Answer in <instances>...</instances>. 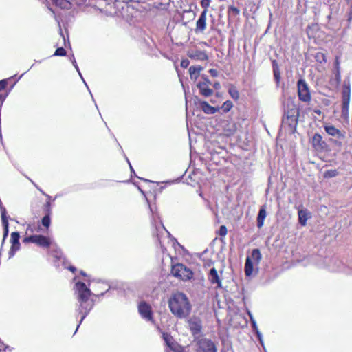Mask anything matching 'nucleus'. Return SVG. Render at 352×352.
Masks as SVG:
<instances>
[{
  "mask_svg": "<svg viewBox=\"0 0 352 352\" xmlns=\"http://www.w3.org/2000/svg\"><path fill=\"white\" fill-rule=\"evenodd\" d=\"M190 64V61L188 59L186 58V59H183L182 61H181V67H183V68H186L188 67Z\"/></svg>",
  "mask_w": 352,
  "mask_h": 352,
  "instance_id": "58836bf2",
  "label": "nucleus"
},
{
  "mask_svg": "<svg viewBox=\"0 0 352 352\" xmlns=\"http://www.w3.org/2000/svg\"><path fill=\"white\" fill-rule=\"evenodd\" d=\"M232 107H233L232 102H231L230 100H226L221 105V109L224 112H228L232 108Z\"/></svg>",
  "mask_w": 352,
  "mask_h": 352,
  "instance_id": "cd10ccee",
  "label": "nucleus"
},
{
  "mask_svg": "<svg viewBox=\"0 0 352 352\" xmlns=\"http://www.w3.org/2000/svg\"><path fill=\"white\" fill-rule=\"evenodd\" d=\"M54 56H65L66 55V50L63 48V47H58L55 52H54Z\"/></svg>",
  "mask_w": 352,
  "mask_h": 352,
  "instance_id": "473e14b6",
  "label": "nucleus"
},
{
  "mask_svg": "<svg viewBox=\"0 0 352 352\" xmlns=\"http://www.w3.org/2000/svg\"><path fill=\"white\" fill-rule=\"evenodd\" d=\"M138 311L141 316L148 321L153 320L151 307L146 302H141L138 305Z\"/></svg>",
  "mask_w": 352,
  "mask_h": 352,
  "instance_id": "9b49d317",
  "label": "nucleus"
},
{
  "mask_svg": "<svg viewBox=\"0 0 352 352\" xmlns=\"http://www.w3.org/2000/svg\"><path fill=\"white\" fill-rule=\"evenodd\" d=\"M188 56L192 59L204 60L208 58L207 54L201 50H194L188 52Z\"/></svg>",
  "mask_w": 352,
  "mask_h": 352,
  "instance_id": "a211bd4d",
  "label": "nucleus"
},
{
  "mask_svg": "<svg viewBox=\"0 0 352 352\" xmlns=\"http://www.w3.org/2000/svg\"><path fill=\"white\" fill-rule=\"evenodd\" d=\"M69 270L70 271L73 272H74L76 270V267H74V266H70V267H69Z\"/></svg>",
  "mask_w": 352,
  "mask_h": 352,
  "instance_id": "5fc2aeb1",
  "label": "nucleus"
},
{
  "mask_svg": "<svg viewBox=\"0 0 352 352\" xmlns=\"http://www.w3.org/2000/svg\"><path fill=\"white\" fill-rule=\"evenodd\" d=\"M208 278L211 283H217V286L220 287V278L218 276L217 270L214 268H212L210 270Z\"/></svg>",
  "mask_w": 352,
  "mask_h": 352,
  "instance_id": "5701e85b",
  "label": "nucleus"
},
{
  "mask_svg": "<svg viewBox=\"0 0 352 352\" xmlns=\"http://www.w3.org/2000/svg\"><path fill=\"white\" fill-rule=\"evenodd\" d=\"M261 259L262 255L258 249H254L251 252V255L246 257L244 272L247 277H252L257 274V265Z\"/></svg>",
  "mask_w": 352,
  "mask_h": 352,
  "instance_id": "20e7f679",
  "label": "nucleus"
},
{
  "mask_svg": "<svg viewBox=\"0 0 352 352\" xmlns=\"http://www.w3.org/2000/svg\"><path fill=\"white\" fill-rule=\"evenodd\" d=\"M250 322H251V324H252V328L253 329L254 331H256L258 330V326H257V324H256V320H254V317H252V319L250 320Z\"/></svg>",
  "mask_w": 352,
  "mask_h": 352,
  "instance_id": "e433bc0d",
  "label": "nucleus"
},
{
  "mask_svg": "<svg viewBox=\"0 0 352 352\" xmlns=\"http://www.w3.org/2000/svg\"><path fill=\"white\" fill-rule=\"evenodd\" d=\"M229 94L234 100H237L239 97V91L234 87H231L229 89Z\"/></svg>",
  "mask_w": 352,
  "mask_h": 352,
  "instance_id": "7c9ffc66",
  "label": "nucleus"
},
{
  "mask_svg": "<svg viewBox=\"0 0 352 352\" xmlns=\"http://www.w3.org/2000/svg\"><path fill=\"white\" fill-rule=\"evenodd\" d=\"M208 72L210 74V75L213 77H216L218 76V71L214 69H210Z\"/></svg>",
  "mask_w": 352,
  "mask_h": 352,
  "instance_id": "c03bdc74",
  "label": "nucleus"
},
{
  "mask_svg": "<svg viewBox=\"0 0 352 352\" xmlns=\"http://www.w3.org/2000/svg\"><path fill=\"white\" fill-rule=\"evenodd\" d=\"M163 338L166 344L173 351L175 349V344L173 341L172 337L168 333H163Z\"/></svg>",
  "mask_w": 352,
  "mask_h": 352,
  "instance_id": "a878e982",
  "label": "nucleus"
},
{
  "mask_svg": "<svg viewBox=\"0 0 352 352\" xmlns=\"http://www.w3.org/2000/svg\"><path fill=\"white\" fill-rule=\"evenodd\" d=\"M203 111L207 114H213L216 112V109L210 106L207 102L203 101L200 103Z\"/></svg>",
  "mask_w": 352,
  "mask_h": 352,
  "instance_id": "b1692460",
  "label": "nucleus"
},
{
  "mask_svg": "<svg viewBox=\"0 0 352 352\" xmlns=\"http://www.w3.org/2000/svg\"><path fill=\"white\" fill-rule=\"evenodd\" d=\"M200 76L201 80L197 84V87L199 90L200 94L204 97H209L212 96L214 91L210 87L213 86V87L216 88L219 83L210 81L206 74H202Z\"/></svg>",
  "mask_w": 352,
  "mask_h": 352,
  "instance_id": "423d86ee",
  "label": "nucleus"
},
{
  "mask_svg": "<svg viewBox=\"0 0 352 352\" xmlns=\"http://www.w3.org/2000/svg\"><path fill=\"white\" fill-rule=\"evenodd\" d=\"M297 87L299 100L304 102H309L311 100V96L306 81L300 78L298 80Z\"/></svg>",
  "mask_w": 352,
  "mask_h": 352,
  "instance_id": "6e6552de",
  "label": "nucleus"
},
{
  "mask_svg": "<svg viewBox=\"0 0 352 352\" xmlns=\"http://www.w3.org/2000/svg\"><path fill=\"white\" fill-rule=\"evenodd\" d=\"M140 179H143V180H144V181H145V182H148V180H147L146 179H142V178H140Z\"/></svg>",
  "mask_w": 352,
  "mask_h": 352,
  "instance_id": "0e129e2a",
  "label": "nucleus"
},
{
  "mask_svg": "<svg viewBox=\"0 0 352 352\" xmlns=\"http://www.w3.org/2000/svg\"><path fill=\"white\" fill-rule=\"evenodd\" d=\"M309 218V214L307 210H300L298 211V219H299V223L302 226H305L307 223V221Z\"/></svg>",
  "mask_w": 352,
  "mask_h": 352,
  "instance_id": "393cba45",
  "label": "nucleus"
},
{
  "mask_svg": "<svg viewBox=\"0 0 352 352\" xmlns=\"http://www.w3.org/2000/svg\"><path fill=\"white\" fill-rule=\"evenodd\" d=\"M72 63L73 64V65L74 66V67L76 68V69L77 70L78 73L79 74L80 78H82V80H83L84 83L85 84V85L87 86V87L88 88V86L86 83V82L85 81L84 78H82V76L80 72V69H79V67L76 63V59L74 58V56L73 55L72 56Z\"/></svg>",
  "mask_w": 352,
  "mask_h": 352,
  "instance_id": "2f4dec72",
  "label": "nucleus"
},
{
  "mask_svg": "<svg viewBox=\"0 0 352 352\" xmlns=\"http://www.w3.org/2000/svg\"><path fill=\"white\" fill-rule=\"evenodd\" d=\"M24 243H33L43 248H49L50 246V241L45 236L43 235H32L25 237L23 239Z\"/></svg>",
  "mask_w": 352,
  "mask_h": 352,
  "instance_id": "9d476101",
  "label": "nucleus"
},
{
  "mask_svg": "<svg viewBox=\"0 0 352 352\" xmlns=\"http://www.w3.org/2000/svg\"><path fill=\"white\" fill-rule=\"evenodd\" d=\"M331 263L328 265V269L332 272H338L341 270V261L336 258H332L330 260Z\"/></svg>",
  "mask_w": 352,
  "mask_h": 352,
  "instance_id": "aec40b11",
  "label": "nucleus"
},
{
  "mask_svg": "<svg viewBox=\"0 0 352 352\" xmlns=\"http://www.w3.org/2000/svg\"><path fill=\"white\" fill-rule=\"evenodd\" d=\"M50 213H47L42 219V224L43 226L48 228L50 225Z\"/></svg>",
  "mask_w": 352,
  "mask_h": 352,
  "instance_id": "c85d7f7f",
  "label": "nucleus"
},
{
  "mask_svg": "<svg viewBox=\"0 0 352 352\" xmlns=\"http://www.w3.org/2000/svg\"><path fill=\"white\" fill-rule=\"evenodd\" d=\"M52 1L61 9L69 10L72 8V3L68 0H52Z\"/></svg>",
  "mask_w": 352,
  "mask_h": 352,
  "instance_id": "412c9836",
  "label": "nucleus"
},
{
  "mask_svg": "<svg viewBox=\"0 0 352 352\" xmlns=\"http://www.w3.org/2000/svg\"><path fill=\"white\" fill-rule=\"evenodd\" d=\"M334 175H335V174H333V173H331V177H333Z\"/></svg>",
  "mask_w": 352,
  "mask_h": 352,
  "instance_id": "338daca9",
  "label": "nucleus"
},
{
  "mask_svg": "<svg viewBox=\"0 0 352 352\" xmlns=\"http://www.w3.org/2000/svg\"><path fill=\"white\" fill-rule=\"evenodd\" d=\"M219 130L218 126L217 129L210 126L207 129L208 170L212 175H219L220 173V144L219 142L220 133Z\"/></svg>",
  "mask_w": 352,
  "mask_h": 352,
  "instance_id": "f257e3e1",
  "label": "nucleus"
},
{
  "mask_svg": "<svg viewBox=\"0 0 352 352\" xmlns=\"http://www.w3.org/2000/svg\"><path fill=\"white\" fill-rule=\"evenodd\" d=\"M1 215L2 225L3 227V241H2V243H3L6 237L8 236V232H9L8 217L6 215V209H3V210H2V211H1Z\"/></svg>",
  "mask_w": 352,
  "mask_h": 352,
  "instance_id": "4468645a",
  "label": "nucleus"
},
{
  "mask_svg": "<svg viewBox=\"0 0 352 352\" xmlns=\"http://www.w3.org/2000/svg\"><path fill=\"white\" fill-rule=\"evenodd\" d=\"M27 231H30L31 232H34V229H33V228H32V226H31V225H29V226H28Z\"/></svg>",
  "mask_w": 352,
  "mask_h": 352,
  "instance_id": "3c124183",
  "label": "nucleus"
},
{
  "mask_svg": "<svg viewBox=\"0 0 352 352\" xmlns=\"http://www.w3.org/2000/svg\"><path fill=\"white\" fill-rule=\"evenodd\" d=\"M336 77L337 81L340 82V80H341V76H340V69H339V63H338V62H337V72H336Z\"/></svg>",
  "mask_w": 352,
  "mask_h": 352,
  "instance_id": "a19ab883",
  "label": "nucleus"
},
{
  "mask_svg": "<svg viewBox=\"0 0 352 352\" xmlns=\"http://www.w3.org/2000/svg\"><path fill=\"white\" fill-rule=\"evenodd\" d=\"M19 238H20V235H19V232H12L11 239H10L11 243L16 244V243H20Z\"/></svg>",
  "mask_w": 352,
  "mask_h": 352,
  "instance_id": "c756f323",
  "label": "nucleus"
},
{
  "mask_svg": "<svg viewBox=\"0 0 352 352\" xmlns=\"http://www.w3.org/2000/svg\"><path fill=\"white\" fill-rule=\"evenodd\" d=\"M248 316H250V320H251V319H252V317H253L252 314L250 311H248Z\"/></svg>",
  "mask_w": 352,
  "mask_h": 352,
  "instance_id": "4d7b16f0",
  "label": "nucleus"
},
{
  "mask_svg": "<svg viewBox=\"0 0 352 352\" xmlns=\"http://www.w3.org/2000/svg\"><path fill=\"white\" fill-rule=\"evenodd\" d=\"M319 56H321L322 60H321L320 59H318V61H320V62H322V61L326 62L327 61L325 56L323 54H320L317 55V58H318Z\"/></svg>",
  "mask_w": 352,
  "mask_h": 352,
  "instance_id": "de8ad7c7",
  "label": "nucleus"
},
{
  "mask_svg": "<svg viewBox=\"0 0 352 352\" xmlns=\"http://www.w3.org/2000/svg\"><path fill=\"white\" fill-rule=\"evenodd\" d=\"M172 274L182 280H188L192 277V272L186 265L182 263H177L172 267Z\"/></svg>",
  "mask_w": 352,
  "mask_h": 352,
  "instance_id": "0eeeda50",
  "label": "nucleus"
},
{
  "mask_svg": "<svg viewBox=\"0 0 352 352\" xmlns=\"http://www.w3.org/2000/svg\"><path fill=\"white\" fill-rule=\"evenodd\" d=\"M227 234V229L224 226H221V236H224Z\"/></svg>",
  "mask_w": 352,
  "mask_h": 352,
  "instance_id": "49530a36",
  "label": "nucleus"
},
{
  "mask_svg": "<svg viewBox=\"0 0 352 352\" xmlns=\"http://www.w3.org/2000/svg\"><path fill=\"white\" fill-rule=\"evenodd\" d=\"M204 69L200 65L191 66L189 68L190 77L191 80H196L200 76V72Z\"/></svg>",
  "mask_w": 352,
  "mask_h": 352,
  "instance_id": "6ab92c4d",
  "label": "nucleus"
},
{
  "mask_svg": "<svg viewBox=\"0 0 352 352\" xmlns=\"http://www.w3.org/2000/svg\"><path fill=\"white\" fill-rule=\"evenodd\" d=\"M334 175H335V174H333V173H331V177H333Z\"/></svg>",
  "mask_w": 352,
  "mask_h": 352,
  "instance_id": "69168bd1",
  "label": "nucleus"
},
{
  "mask_svg": "<svg viewBox=\"0 0 352 352\" xmlns=\"http://www.w3.org/2000/svg\"><path fill=\"white\" fill-rule=\"evenodd\" d=\"M6 98V95L0 94V103L1 104H2L3 102L5 100Z\"/></svg>",
  "mask_w": 352,
  "mask_h": 352,
  "instance_id": "09e8293b",
  "label": "nucleus"
},
{
  "mask_svg": "<svg viewBox=\"0 0 352 352\" xmlns=\"http://www.w3.org/2000/svg\"><path fill=\"white\" fill-rule=\"evenodd\" d=\"M217 298V296H216ZM216 301H217V305L218 307H220V300H218L217 298L216 299Z\"/></svg>",
  "mask_w": 352,
  "mask_h": 352,
  "instance_id": "6e6d98bb",
  "label": "nucleus"
},
{
  "mask_svg": "<svg viewBox=\"0 0 352 352\" xmlns=\"http://www.w3.org/2000/svg\"><path fill=\"white\" fill-rule=\"evenodd\" d=\"M60 35L63 36V38L64 41H65V36H63V32H62V30H61V29H60Z\"/></svg>",
  "mask_w": 352,
  "mask_h": 352,
  "instance_id": "13d9d810",
  "label": "nucleus"
},
{
  "mask_svg": "<svg viewBox=\"0 0 352 352\" xmlns=\"http://www.w3.org/2000/svg\"><path fill=\"white\" fill-rule=\"evenodd\" d=\"M322 140V136L316 133L313 137V142L314 144H320V142Z\"/></svg>",
  "mask_w": 352,
  "mask_h": 352,
  "instance_id": "f704fd0d",
  "label": "nucleus"
},
{
  "mask_svg": "<svg viewBox=\"0 0 352 352\" xmlns=\"http://www.w3.org/2000/svg\"><path fill=\"white\" fill-rule=\"evenodd\" d=\"M45 210L47 212V213H51V208H50V201H47L45 205Z\"/></svg>",
  "mask_w": 352,
  "mask_h": 352,
  "instance_id": "a18cd8bd",
  "label": "nucleus"
},
{
  "mask_svg": "<svg viewBox=\"0 0 352 352\" xmlns=\"http://www.w3.org/2000/svg\"><path fill=\"white\" fill-rule=\"evenodd\" d=\"M272 67H273V70H275L276 68H278V63L275 60L272 61Z\"/></svg>",
  "mask_w": 352,
  "mask_h": 352,
  "instance_id": "8fccbe9b",
  "label": "nucleus"
},
{
  "mask_svg": "<svg viewBox=\"0 0 352 352\" xmlns=\"http://www.w3.org/2000/svg\"><path fill=\"white\" fill-rule=\"evenodd\" d=\"M216 233L219 235H220V230H217Z\"/></svg>",
  "mask_w": 352,
  "mask_h": 352,
  "instance_id": "bf43d9fd",
  "label": "nucleus"
},
{
  "mask_svg": "<svg viewBox=\"0 0 352 352\" xmlns=\"http://www.w3.org/2000/svg\"><path fill=\"white\" fill-rule=\"evenodd\" d=\"M127 162H128V163H129V166H130L131 171L132 173H134V175H135V171H134V170H133V168L132 166L131 165V163L129 162V160L128 159H127Z\"/></svg>",
  "mask_w": 352,
  "mask_h": 352,
  "instance_id": "603ef678",
  "label": "nucleus"
},
{
  "mask_svg": "<svg viewBox=\"0 0 352 352\" xmlns=\"http://www.w3.org/2000/svg\"><path fill=\"white\" fill-rule=\"evenodd\" d=\"M221 127L223 128V133L226 136H230L233 134L236 131V126L232 122H221Z\"/></svg>",
  "mask_w": 352,
  "mask_h": 352,
  "instance_id": "2eb2a0df",
  "label": "nucleus"
},
{
  "mask_svg": "<svg viewBox=\"0 0 352 352\" xmlns=\"http://www.w3.org/2000/svg\"><path fill=\"white\" fill-rule=\"evenodd\" d=\"M75 287L78 300L76 312L82 316L79 323L77 325L75 331L76 333L78 329L80 324L82 322L83 320L92 309L94 303V300L90 299V296H91L92 293L89 288L87 287L85 283L78 282L76 283Z\"/></svg>",
  "mask_w": 352,
  "mask_h": 352,
  "instance_id": "f03ea898",
  "label": "nucleus"
},
{
  "mask_svg": "<svg viewBox=\"0 0 352 352\" xmlns=\"http://www.w3.org/2000/svg\"><path fill=\"white\" fill-rule=\"evenodd\" d=\"M266 215H267L266 210L263 207H262L259 210L258 214L257 217V226L258 228H261V227H263V226L264 224V220L266 217Z\"/></svg>",
  "mask_w": 352,
  "mask_h": 352,
  "instance_id": "4be33fe9",
  "label": "nucleus"
},
{
  "mask_svg": "<svg viewBox=\"0 0 352 352\" xmlns=\"http://www.w3.org/2000/svg\"><path fill=\"white\" fill-rule=\"evenodd\" d=\"M20 243H12L10 250L9 251V258H12L14 256L16 251H18L20 249Z\"/></svg>",
  "mask_w": 352,
  "mask_h": 352,
  "instance_id": "bb28decb",
  "label": "nucleus"
},
{
  "mask_svg": "<svg viewBox=\"0 0 352 352\" xmlns=\"http://www.w3.org/2000/svg\"><path fill=\"white\" fill-rule=\"evenodd\" d=\"M254 332L257 336V338H258L260 344L262 345L263 348L265 349L264 341H263L262 333L260 332L259 330L254 331Z\"/></svg>",
  "mask_w": 352,
  "mask_h": 352,
  "instance_id": "72a5a7b5",
  "label": "nucleus"
},
{
  "mask_svg": "<svg viewBox=\"0 0 352 352\" xmlns=\"http://www.w3.org/2000/svg\"><path fill=\"white\" fill-rule=\"evenodd\" d=\"M138 189H139V190H140L142 194H144V192H143V190H142L140 187H138Z\"/></svg>",
  "mask_w": 352,
  "mask_h": 352,
  "instance_id": "052dcab7",
  "label": "nucleus"
},
{
  "mask_svg": "<svg viewBox=\"0 0 352 352\" xmlns=\"http://www.w3.org/2000/svg\"><path fill=\"white\" fill-rule=\"evenodd\" d=\"M8 85V81L6 79H3L0 80V91L4 89Z\"/></svg>",
  "mask_w": 352,
  "mask_h": 352,
  "instance_id": "ea45409f",
  "label": "nucleus"
},
{
  "mask_svg": "<svg viewBox=\"0 0 352 352\" xmlns=\"http://www.w3.org/2000/svg\"><path fill=\"white\" fill-rule=\"evenodd\" d=\"M274 78L277 83L279 82L280 78V71L278 68H276L275 70H273Z\"/></svg>",
  "mask_w": 352,
  "mask_h": 352,
  "instance_id": "c9c22d12",
  "label": "nucleus"
},
{
  "mask_svg": "<svg viewBox=\"0 0 352 352\" xmlns=\"http://www.w3.org/2000/svg\"><path fill=\"white\" fill-rule=\"evenodd\" d=\"M168 306L173 315L184 318L189 315L191 306L187 296L181 292L174 294L169 299Z\"/></svg>",
  "mask_w": 352,
  "mask_h": 352,
  "instance_id": "7ed1b4c3",
  "label": "nucleus"
},
{
  "mask_svg": "<svg viewBox=\"0 0 352 352\" xmlns=\"http://www.w3.org/2000/svg\"><path fill=\"white\" fill-rule=\"evenodd\" d=\"M324 130L331 136H333V137H335L337 138H341L344 137L342 132L339 129H336L333 125L324 126Z\"/></svg>",
  "mask_w": 352,
  "mask_h": 352,
  "instance_id": "f3484780",
  "label": "nucleus"
},
{
  "mask_svg": "<svg viewBox=\"0 0 352 352\" xmlns=\"http://www.w3.org/2000/svg\"><path fill=\"white\" fill-rule=\"evenodd\" d=\"M217 240V238L216 237L215 239H214L212 242L214 243Z\"/></svg>",
  "mask_w": 352,
  "mask_h": 352,
  "instance_id": "e2e57ef3",
  "label": "nucleus"
},
{
  "mask_svg": "<svg viewBox=\"0 0 352 352\" xmlns=\"http://www.w3.org/2000/svg\"><path fill=\"white\" fill-rule=\"evenodd\" d=\"M188 326L193 335H197L201 332V323L197 318H191L188 321Z\"/></svg>",
  "mask_w": 352,
  "mask_h": 352,
  "instance_id": "ddd939ff",
  "label": "nucleus"
},
{
  "mask_svg": "<svg viewBox=\"0 0 352 352\" xmlns=\"http://www.w3.org/2000/svg\"><path fill=\"white\" fill-rule=\"evenodd\" d=\"M218 206H217V204H216V208H211V210H212L213 213H214V215L215 216V222L216 223H219V218H218Z\"/></svg>",
  "mask_w": 352,
  "mask_h": 352,
  "instance_id": "4c0bfd02",
  "label": "nucleus"
},
{
  "mask_svg": "<svg viewBox=\"0 0 352 352\" xmlns=\"http://www.w3.org/2000/svg\"><path fill=\"white\" fill-rule=\"evenodd\" d=\"M210 0H201V5L203 8H206L210 5Z\"/></svg>",
  "mask_w": 352,
  "mask_h": 352,
  "instance_id": "79ce46f5",
  "label": "nucleus"
},
{
  "mask_svg": "<svg viewBox=\"0 0 352 352\" xmlns=\"http://www.w3.org/2000/svg\"><path fill=\"white\" fill-rule=\"evenodd\" d=\"M350 88L344 87L342 91V116L344 118H349V104H350Z\"/></svg>",
  "mask_w": 352,
  "mask_h": 352,
  "instance_id": "1a4fd4ad",
  "label": "nucleus"
},
{
  "mask_svg": "<svg viewBox=\"0 0 352 352\" xmlns=\"http://www.w3.org/2000/svg\"><path fill=\"white\" fill-rule=\"evenodd\" d=\"M314 113L318 114V115H320L322 113L320 109H314Z\"/></svg>",
  "mask_w": 352,
  "mask_h": 352,
  "instance_id": "864d4df0",
  "label": "nucleus"
},
{
  "mask_svg": "<svg viewBox=\"0 0 352 352\" xmlns=\"http://www.w3.org/2000/svg\"><path fill=\"white\" fill-rule=\"evenodd\" d=\"M150 210H151V212H153V209H152V208L151 206H150Z\"/></svg>",
  "mask_w": 352,
  "mask_h": 352,
  "instance_id": "774afa93",
  "label": "nucleus"
},
{
  "mask_svg": "<svg viewBox=\"0 0 352 352\" xmlns=\"http://www.w3.org/2000/svg\"><path fill=\"white\" fill-rule=\"evenodd\" d=\"M206 11L202 12L196 23V32H202L206 28Z\"/></svg>",
  "mask_w": 352,
  "mask_h": 352,
  "instance_id": "dca6fc26",
  "label": "nucleus"
},
{
  "mask_svg": "<svg viewBox=\"0 0 352 352\" xmlns=\"http://www.w3.org/2000/svg\"><path fill=\"white\" fill-rule=\"evenodd\" d=\"M80 274H81L82 276H86V274H85L84 272H82V271H81Z\"/></svg>",
  "mask_w": 352,
  "mask_h": 352,
  "instance_id": "680f3d73",
  "label": "nucleus"
},
{
  "mask_svg": "<svg viewBox=\"0 0 352 352\" xmlns=\"http://www.w3.org/2000/svg\"><path fill=\"white\" fill-rule=\"evenodd\" d=\"M198 352H216L214 343L207 339H201L198 341Z\"/></svg>",
  "mask_w": 352,
  "mask_h": 352,
  "instance_id": "f8f14e48",
  "label": "nucleus"
},
{
  "mask_svg": "<svg viewBox=\"0 0 352 352\" xmlns=\"http://www.w3.org/2000/svg\"><path fill=\"white\" fill-rule=\"evenodd\" d=\"M122 3L116 0L114 2H109L108 0H96L93 6L96 7L102 12H104L111 15L118 14L120 9H123Z\"/></svg>",
  "mask_w": 352,
  "mask_h": 352,
  "instance_id": "39448f33",
  "label": "nucleus"
},
{
  "mask_svg": "<svg viewBox=\"0 0 352 352\" xmlns=\"http://www.w3.org/2000/svg\"><path fill=\"white\" fill-rule=\"evenodd\" d=\"M230 12H232L235 15H237L239 14V10L235 7H230Z\"/></svg>",
  "mask_w": 352,
  "mask_h": 352,
  "instance_id": "37998d69",
  "label": "nucleus"
}]
</instances>
